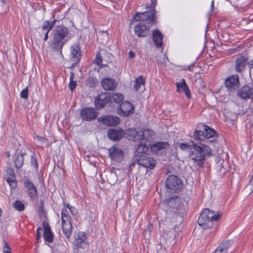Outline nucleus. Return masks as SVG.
<instances>
[{"instance_id":"412c9836","label":"nucleus","mask_w":253,"mask_h":253,"mask_svg":"<svg viewBox=\"0 0 253 253\" xmlns=\"http://www.w3.org/2000/svg\"><path fill=\"white\" fill-rule=\"evenodd\" d=\"M43 226L44 228L43 236L44 240L49 243H52L53 239V233L51 231L50 227L46 222H43Z\"/></svg>"},{"instance_id":"dca6fc26","label":"nucleus","mask_w":253,"mask_h":253,"mask_svg":"<svg viewBox=\"0 0 253 253\" xmlns=\"http://www.w3.org/2000/svg\"><path fill=\"white\" fill-rule=\"evenodd\" d=\"M107 135L110 139L113 141H118L125 136V132L121 128L109 129Z\"/></svg>"},{"instance_id":"f704fd0d","label":"nucleus","mask_w":253,"mask_h":253,"mask_svg":"<svg viewBox=\"0 0 253 253\" xmlns=\"http://www.w3.org/2000/svg\"><path fill=\"white\" fill-rule=\"evenodd\" d=\"M61 221L62 222L71 221L70 216L69 215V212L66 208H64L62 210Z\"/></svg>"},{"instance_id":"603ef678","label":"nucleus","mask_w":253,"mask_h":253,"mask_svg":"<svg viewBox=\"0 0 253 253\" xmlns=\"http://www.w3.org/2000/svg\"><path fill=\"white\" fill-rule=\"evenodd\" d=\"M128 56L129 58H133L134 57V53L132 51H130L128 52Z\"/></svg>"},{"instance_id":"ea45409f","label":"nucleus","mask_w":253,"mask_h":253,"mask_svg":"<svg viewBox=\"0 0 253 253\" xmlns=\"http://www.w3.org/2000/svg\"><path fill=\"white\" fill-rule=\"evenodd\" d=\"M66 207L69 210L70 212L73 216L77 215L78 211L75 207L71 206L70 204H67Z\"/></svg>"},{"instance_id":"393cba45","label":"nucleus","mask_w":253,"mask_h":253,"mask_svg":"<svg viewBox=\"0 0 253 253\" xmlns=\"http://www.w3.org/2000/svg\"><path fill=\"white\" fill-rule=\"evenodd\" d=\"M153 40L155 45L158 47H161L163 44V35L159 30H155L153 31Z\"/></svg>"},{"instance_id":"5701e85b","label":"nucleus","mask_w":253,"mask_h":253,"mask_svg":"<svg viewBox=\"0 0 253 253\" xmlns=\"http://www.w3.org/2000/svg\"><path fill=\"white\" fill-rule=\"evenodd\" d=\"M175 84L176 86V91L177 92H180V89H182L188 98L191 97L190 91L184 79H181L179 82H177Z\"/></svg>"},{"instance_id":"f03ea898","label":"nucleus","mask_w":253,"mask_h":253,"mask_svg":"<svg viewBox=\"0 0 253 253\" xmlns=\"http://www.w3.org/2000/svg\"><path fill=\"white\" fill-rule=\"evenodd\" d=\"M53 40L51 42V47L53 51H59L61 50L68 41L69 30L63 26H58L53 31Z\"/></svg>"},{"instance_id":"4468645a","label":"nucleus","mask_w":253,"mask_h":253,"mask_svg":"<svg viewBox=\"0 0 253 253\" xmlns=\"http://www.w3.org/2000/svg\"><path fill=\"white\" fill-rule=\"evenodd\" d=\"M98 122H102L108 126H117L120 123V118L116 116H106L98 118Z\"/></svg>"},{"instance_id":"423d86ee","label":"nucleus","mask_w":253,"mask_h":253,"mask_svg":"<svg viewBox=\"0 0 253 253\" xmlns=\"http://www.w3.org/2000/svg\"><path fill=\"white\" fill-rule=\"evenodd\" d=\"M135 161L146 169H153L156 166V161L148 154L136 155L135 156Z\"/></svg>"},{"instance_id":"72a5a7b5","label":"nucleus","mask_w":253,"mask_h":253,"mask_svg":"<svg viewBox=\"0 0 253 253\" xmlns=\"http://www.w3.org/2000/svg\"><path fill=\"white\" fill-rule=\"evenodd\" d=\"M124 99V95L121 93H113L112 96H110V100L114 101L116 103H119Z\"/></svg>"},{"instance_id":"c756f323","label":"nucleus","mask_w":253,"mask_h":253,"mask_svg":"<svg viewBox=\"0 0 253 253\" xmlns=\"http://www.w3.org/2000/svg\"><path fill=\"white\" fill-rule=\"evenodd\" d=\"M62 224L63 233L67 238L69 239L72 234V225L71 221L62 222Z\"/></svg>"},{"instance_id":"de8ad7c7","label":"nucleus","mask_w":253,"mask_h":253,"mask_svg":"<svg viewBox=\"0 0 253 253\" xmlns=\"http://www.w3.org/2000/svg\"><path fill=\"white\" fill-rule=\"evenodd\" d=\"M42 228H38L36 232V236H37V240H39V239L41 238V232L42 231Z\"/></svg>"},{"instance_id":"680f3d73","label":"nucleus","mask_w":253,"mask_h":253,"mask_svg":"<svg viewBox=\"0 0 253 253\" xmlns=\"http://www.w3.org/2000/svg\"><path fill=\"white\" fill-rule=\"evenodd\" d=\"M102 33L104 35H105L106 36H107V33L104 31L102 32Z\"/></svg>"},{"instance_id":"aec40b11","label":"nucleus","mask_w":253,"mask_h":253,"mask_svg":"<svg viewBox=\"0 0 253 253\" xmlns=\"http://www.w3.org/2000/svg\"><path fill=\"white\" fill-rule=\"evenodd\" d=\"M6 179L11 188H16L17 186V181L14 169L11 167L9 168L6 170Z\"/></svg>"},{"instance_id":"c9c22d12","label":"nucleus","mask_w":253,"mask_h":253,"mask_svg":"<svg viewBox=\"0 0 253 253\" xmlns=\"http://www.w3.org/2000/svg\"><path fill=\"white\" fill-rule=\"evenodd\" d=\"M97 83V80L93 77H89L85 81V84L90 88L94 87Z\"/></svg>"},{"instance_id":"864d4df0","label":"nucleus","mask_w":253,"mask_h":253,"mask_svg":"<svg viewBox=\"0 0 253 253\" xmlns=\"http://www.w3.org/2000/svg\"><path fill=\"white\" fill-rule=\"evenodd\" d=\"M48 33L49 32H45L44 33V38H43V40L44 41H46L48 38Z\"/></svg>"},{"instance_id":"a19ab883","label":"nucleus","mask_w":253,"mask_h":253,"mask_svg":"<svg viewBox=\"0 0 253 253\" xmlns=\"http://www.w3.org/2000/svg\"><path fill=\"white\" fill-rule=\"evenodd\" d=\"M179 148L183 151L191 150V145H188L186 143H181L179 145Z\"/></svg>"},{"instance_id":"052dcab7","label":"nucleus","mask_w":253,"mask_h":253,"mask_svg":"<svg viewBox=\"0 0 253 253\" xmlns=\"http://www.w3.org/2000/svg\"><path fill=\"white\" fill-rule=\"evenodd\" d=\"M175 227H174V228L173 229V230H174V232H175V233L174 234V238L176 236V235L178 234L176 232V231H175Z\"/></svg>"},{"instance_id":"20e7f679","label":"nucleus","mask_w":253,"mask_h":253,"mask_svg":"<svg viewBox=\"0 0 253 253\" xmlns=\"http://www.w3.org/2000/svg\"><path fill=\"white\" fill-rule=\"evenodd\" d=\"M156 10L154 8L144 12H137L134 16L133 19L139 23L152 25L155 22L157 17L155 16Z\"/></svg>"},{"instance_id":"9b49d317","label":"nucleus","mask_w":253,"mask_h":253,"mask_svg":"<svg viewBox=\"0 0 253 253\" xmlns=\"http://www.w3.org/2000/svg\"><path fill=\"white\" fill-rule=\"evenodd\" d=\"M237 95L243 99L253 98V86L245 85L240 88L237 92Z\"/></svg>"},{"instance_id":"3c124183","label":"nucleus","mask_w":253,"mask_h":253,"mask_svg":"<svg viewBox=\"0 0 253 253\" xmlns=\"http://www.w3.org/2000/svg\"><path fill=\"white\" fill-rule=\"evenodd\" d=\"M207 142L211 143L213 146H215V144H216V142L215 141V139L214 140H208Z\"/></svg>"},{"instance_id":"f3484780","label":"nucleus","mask_w":253,"mask_h":253,"mask_svg":"<svg viewBox=\"0 0 253 253\" xmlns=\"http://www.w3.org/2000/svg\"><path fill=\"white\" fill-rule=\"evenodd\" d=\"M101 85L105 90H114L118 85V83L113 79L106 78L101 80Z\"/></svg>"},{"instance_id":"bb28decb","label":"nucleus","mask_w":253,"mask_h":253,"mask_svg":"<svg viewBox=\"0 0 253 253\" xmlns=\"http://www.w3.org/2000/svg\"><path fill=\"white\" fill-rule=\"evenodd\" d=\"M139 142L138 145L135 156L140 155L141 154H147L146 152L148 150V147L149 146V143L141 140H139Z\"/></svg>"},{"instance_id":"b1692460","label":"nucleus","mask_w":253,"mask_h":253,"mask_svg":"<svg viewBox=\"0 0 253 253\" xmlns=\"http://www.w3.org/2000/svg\"><path fill=\"white\" fill-rule=\"evenodd\" d=\"M247 59L243 56L236 58L235 63V71L237 72H241L245 69Z\"/></svg>"},{"instance_id":"6e6552de","label":"nucleus","mask_w":253,"mask_h":253,"mask_svg":"<svg viewBox=\"0 0 253 253\" xmlns=\"http://www.w3.org/2000/svg\"><path fill=\"white\" fill-rule=\"evenodd\" d=\"M239 77L237 75H232L229 76L224 82V85L229 91H233L238 88L239 86Z\"/></svg>"},{"instance_id":"ddd939ff","label":"nucleus","mask_w":253,"mask_h":253,"mask_svg":"<svg viewBox=\"0 0 253 253\" xmlns=\"http://www.w3.org/2000/svg\"><path fill=\"white\" fill-rule=\"evenodd\" d=\"M110 99V95L108 93H103L98 95L95 98L94 104L97 109H100L105 106Z\"/></svg>"},{"instance_id":"6ab92c4d","label":"nucleus","mask_w":253,"mask_h":253,"mask_svg":"<svg viewBox=\"0 0 253 253\" xmlns=\"http://www.w3.org/2000/svg\"><path fill=\"white\" fill-rule=\"evenodd\" d=\"M155 132L150 129H145L143 130L138 131L139 140L148 143L155 135Z\"/></svg>"},{"instance_id":"c03bdc74","label":"nucleus","mask_w":253,"mask_h":253,"mask_svg":"<svg viewBox=\"0 0 253 253\" xmlns=\"http://www.w3.org/2000/svg\"><path fill=\"white\" fill-rule=\"evenodd\" d=\"M20 96L23 98H27L28 96V90L27 88H25L22 90L20 93Z\"/></svg>"},{"instance_id":"e2e57ef3","label":"nucleus","mask_w":253,"mask_h":253,"mask_svg":"<svg viewBox=\"0 0 253 253\" xmlns=\"http://www.w3.org/2000/svg\"><path fill=\"white\" fill-rule=\"evenodd\" d=\"M252 139L253 141V136L252 137Z\"/></svg>"},{"instance_id":"a878e982","label":"nucleus","mask_w":253,"mask_h":253,"mask_svg":"<svg viewBox=\"0 0 253 253\" xmlns=\"http://www.w3.org/2000/svg\"><path fill=\"white\" fill-rule=\"evenodd\" d=\"M125 135L130 140L133 141H139V137H138V131H136L135 129L131 128L126 130L125 132Z\"/></svg>"},{"instance_id":"a18cd8bd","label":"nucleus","mask_w":253,"mask_h":253,"mask_svg":"<svg viewBox=\"0 0 253 253\" xmlns=\"http://www.w3.org/2000/svg\"><path fill=\"white\" fill-rule=\"evenodd\" d=\"M31 164L36 168H37L38 167L37 159L34 156L31 157Z\"/></svg>"},{"instance_id":"c85d7f7f","label":"nucleus","mask_w":253,"mask_h":253,"mask_svg":"<svg viewBox=\"0 0 253 253\" xmlns=\"http://www.w3.org/2000/svg\"><path fill=\"white\" fill-rule=\"evenodd\" d=\"M25 155H26V153L19 154L16 152L13 161L14 166L16 169H19L22 168L24 162L23 157Z\"/></svg>"},{"instance_id":"e433bc0d","label":"nucleus","mask_w":253,"mask_h":253,"mask_svg":"<svg viewBox=\"0 0 253 253\" xmlns=\"http://www.w3.org/2000/svg\"><path fill=\"white\" fill-rule=\"evenodd\" d=\"M74 76V74L73 72H71L69 87L71 91L74 90L77 85L76 81L73 80Z\"/></svg>"},{"instance_id":"39448f33","label":"nucleus","mask_w":253,"mask_h":253,"mask_svg":"<svg viewBox=\"0 0 253 253\" xmlns=\"http://www.w3.org/2000/svg\"><path fill=\"white\" fill-rule=\"evenodd\" d=\"M202 130H196L194 132L195 139L204 140L206 138H210L217 136V132L212 128L207 125H202Z\"/></svg>"},{"instance_id":"2f4dec72","label":"nucleus","mask_w":253,"mask_h":253,"mask_svg":"<svg viewBox=\"0 0 253 253\" xmlns=\"http://www.w3.org/2000/svg\"><path fill=\"white\" fill-rule=\"evenodd\" d=\"M145 80L142 76H139L136 79L135 84H134V88L136 91H139L140 90H143L145 85Z\"/></svg>"},{"instance_id":"8fccbe9b","label":"nucleus","mask_w":253,"mask_h":253,"mask_svg":"<svg viewBox=\"0 0 253 253\" xmlns=\"http://www.w3.org/2000/svg\"><path fill=\"white\" fill-rule=\"evenodd\" d=\"M157 3V0H152L151 3L150 7L154 8L156 6Z\"/></svg>"},{"instance_id":"2eb2a0df","label":"nucleus","mask_w":253,"mask_h":253,"mask_svg":"<svg viewBox=\"0 0 253 253\" xmlns=\"http://www.w3.org/2000/svg\"><path fill=\"white\" fill-rule=\"evenodd\" d=\"M150 26L142 23H139L136 25L134 27L135 34L139 37H144L148 36L149 34Z\"/></svg>"},{"instance_id":"4be33fe9","label":"nucleus","mask_w":253,"mask_h":253,"mask_svg":"<svg viewBox=\"0 0 253 253\" xmlns=\"http://www.w3.org/2000/svg\"><path fill=\"white\" fill-rule=\"evenodd\" d=\"M71 60L75 62L72 66H75L79 62L80 57V49L78 45H74L71 48Z\"/></svg>"},{"instance_id":"7c9ffc66","label":"nucleus","mask_w":253,"mask_h":253,"mask_svg":"<svg viewBox=\"0 0 253 253\" xmlns=\"http://www.w3.org/2000/svg\"><path fill=\"white\" fill-rule=\"evenodd\" d=\"M86 237L84 233L80 232L77 238H76V245L78 248H84L86 245L85 242Z\"/></svg>"},{"instance_id":"0eeeda50","label":"nucleus","mask_w":253,"mask_h":253,"mask_svg":"<svg viewBox=\"0 0 253 253\" xmlns=\"http://www.w3.org/2000/svg\"><path fill=\"white\" fill-rule=\"evenodd\" d=\"M166 185L168 189L173 191L180 190L182 187L181 180L174 175H170L167 178Z\"/></svg>"},{"instance_id":"79ce46f5","label":"nucleus","mask_w":253,"mask_h":253,"mask_svg":"<svg viewBox=\"0 0 253 253\" xmlns=\"http://www.w3.org/2000/svg\"><path fill=\"white\" fill-rule=\"evenodd\" d=\"M102 62V57L101 55V54L98 53L96 56L95 59V62L96 64L97 65H101V63Z\"/></svg>"},{"instance_id":"1a4fd4ad","label":"nucleus","mask_w":253,"mask_h":253,"mask_svg":"<svg viewBox=\"0 0 253 253\" xmlns=\"http://www.w3.org/2000/svg\"><path fill=\"white\" fill-rule=\"evenodd\" d=\"M134 111L132 104L128 101H124L121 103L117 109V112L120 116L126 117L131 114Z\"/></svg>"},{"instance_id":"5fc2aeb1","label":"nucleus","mask_w":253,"mask_h":253,"mask_svg":"<svg viewBox=\"0 0 253 253\" xmlns=\"http://www.w3.org/2000/svg\"><path fill=\"white\" fill-rule=\"evenodd\" d=\"M39 210L41 211L42 212L43 210V204L42 201L41 202V204L39 207Z\"/></svg>"},{"instance_id":"f257e3e1","label":"nucleus","mask_w":253,"mask_h":253,"mask_svg":"<svg viewBox=\"0 0 253 253\" xmlns=\"http://www.w3.org/2000/svg\"><path fill=\"white\" fill-rule=\"evenodd\" d=\"M211 149L207 145L202 143L196 144L192 142L191 148L189 152L190 158L199 167H203L204 165L206 156H210Z\"/></svg>"},{"instance_id":"7ed1b4c3","label":"nucleus","mask_w":253,"mask_h":253,"mask_svg":"<svg viewBox=\"0 0 253 253\" xmlns=\"http://www.w3.org/2000/svg\"><path fill=\"white\" fill-rule=\"evenodd\" d=\"M220 216L221 214L218 211L215 213L213 211L206 208L203 210L200 214L198 223L204 228H209L211 226L212 221L219 220Z\"/></svg>"},{"instance_id":"09e8293b","label":"nucleus","mask_w":253,"mask_h":253,"mask_svg":"<svg viewBox=\"0 0 253 253\" xmlns=\"http://www.w3.org/2000/svg\"><path fill=\"white\" fill-rule=\"evenodd\" d=\"M247 65L250 69H253V59L247 62Z\"/></svg>"},{"instance_id":"cd10ccee","label":"nucleus","mask_w":253,"mask_h":253,"mask_svg":"<svg viewBox=\"0 0 253 253\" xmlns=\"http://www.w3.org/2000/svg\"><path fill=\"white\" fill-rule=\"evenodd\" d=\"M169 143L165 141H159L151 146L150 148L153 152L158 153L159 151L168 147Z\"/></svg>"},{"instance_id":"a211bd4d","label":"nucleus","mask_w":253,"mask_h":253,"mask_svg":"<svg viewBox=\"0 0 253 253\" xmlns=\"http://www.w3.org/2000/svg\"><path fill=\"white\" fill-rule=\"evenodd\" d=\"M25 187L27 189V192L31 199H35L38 196L37 187L34 183L29 179H26L24 182Z\"/></svg>"},{"instance_id":"37998d69","label":"nucleus","mask_w":253,"mask_h":253,"mask_svg":"<svg viewBox=\"0 0 253 253\" xmlns=\"http://www.w3.org/2000/svg\"><path fill=\"white\" fill-rule=\"evenodd\" d=\"M4 245L3 249V253H11V249L6 242H4Z\"/></svg>"},{"instance_id":"9d476101","label":"nucleus","mask_w":253,"mask_h":253,"mask_svg":"<svg viewBox=\"0 0 253 253\" xmlns=\"http://www.w3.org/2000/svg\"><path fill=\"white\" fill-rule=\"evenodd\" d=\"M109 157L116 162L122 161L124 158V152L122 149L117 145H114L109 149Z\"/></svg>"},{"instance_id":"bf43d9fd","label":"nucleus","mask_w":253,"mask_h":253,"mask_svg":"<svg viewBox=\"0 0 253 253\" xmlns=\"http://www.w3.org/2000/svg\"><path fill=\"white\" fill-rule=\"evenodd\" d=\"M6 156H7V158L9 157L10 156V152H7L6 153Z\"/></svg>"},{"instance_id":"58836bf2","label":"nucleus","mask_w":253,"mask_h":253,"mask_svg":"<svg viewBox=\"0 0 253 253\" xmlns=\"http://www.w3.org/2000/svg\"><path fill=\"white\" fill-rule=\"evenodd\" d=\"M42 29L43 31L49 32L52 29L51 26L49 24V21L47 20L44 22L42 26Z\"/></svg>"},{"instance_id":"4d7b16f0","label":"nucleus","mask_w":253,"mask_h":253,"mask_svg":"<svg viewBox=\"0 0 253 253\" xmlns=\"http://www.w3.org/2000/svg\"><path fill=\"white\" fill-rule=\"evenodd\" d=\"M38 138H39V139L40 141H42V142H44V141H45V138H44V137H40L38 136Z\"/></svg>"},{"instance_id":"49530a36","label":"nucleus","mask_w":253,"mask_h":253,"mask_svg":"<svg viewBox=\"0 0 253 253\" xmlns=\"http://www.w3.org/2000/svg\"><path fill=\"white\" fill-rule=\"evenodd\" d=\"M250 189L253 192V176L252 177L250 183L247 187V189Z\"/></svg>"},{"instance_id":"473e14b6","label":"nucleus","mask_w":253,"mask_h":253,"mask_svg":"<svg viewBox=\"0 0 253 253\" xmlns=\"http://www.w3.org/2000/svg\"><path fill=\"white\" fill-rule=\"evenodd\" d=\"M231 245L230 241H227L221 243L216 249L215 253H226L229 247Z\"/></svg>"},{"instance_id":"6e6d98bb","label":"nucleus","mask_w":253,"mask_h":253,"mask_svg":"<svg viewBox=\"0 0 253 253\" xmlns=\"http://www.w3.org/2000/svg\"><path fill=\"white\" fill-rule=\"evenodd\" d=\"M56 21V20H53L52 21H49V24L51 26L52 28H53V26L55 25Z\"/></svg>"},{"instance_id":"13d9d810","label":"nucleus","mask_w":253,"mask_h":253,"mask_svg":"<svg viewBox=\"0 0 253 253\" xmlns=\"http://www.w3.org/2000/svg\"><path fill=\"white\" fill-rule=\"evenodd\" d=\"M213 3H214V0H212L211 3V10L213 9V8L214 7Z\"/></svg>"},{"instance_id":"f8f14e48","label":"nucleus","mask_w":253,"mask_h":253,"mask_svg":"<svg viewBox=\"0 0 253 253\" xmlns=\"http://www.w3.org/2000/svg\"><path fill=\"white\" fill-rule=\"evenodd\" d=\"M82 118L86 121L95 119L98 115V113L92 108H85L80 111Z\"/></svg>"},{"instance_id":"4c0bfd02","label":"nucleus","mask_w":253,"mask_h":253,"mask_svg":"<svg viewBox=\"0 0 253 253\" xmlns=\"http://www.w3.org/2000/svg\"><path fill=\"white\" fill-rule=\"evenodd\" d=\"M13 207L18 211H23L24 210V205L20 201L17 200L13 204Z\"/></svg>"}]
</instances>
